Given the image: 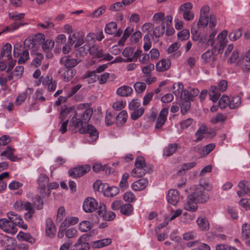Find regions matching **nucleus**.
<instances>
[{
	"label": "nucleus",
	"instance_id": "obj_52",
	"mask_svg": "<svg viewBox=\"0 0 250 250\" xmlns=\"http://www.w3.org/2000/svg\"><path fill=\"white\" fill-rule=\"evenodd\" d=\"M241 104V99L239 96L232 97L229 99V107L231 109H234L238 107Z\"/></svg>",
	"mask_w": 250,
	"mask_h": 250
},
{
	"label": "nucleus",
	"instance_id": "obj_61",
	"mask_svg": "<svg viewBox=\"0 0 250 250\" xmlns=\"http://www.w3.org/2000/svg\"><path fill=\"white\" fill-rule=\"evenodd\" d=\"M219 105L221 109H224L229 106V98L228 96L223 95L219 101Z\"/></svg>",
	"mask_w": 250,
	"mask_h": 250
},
{
	"label": "nucleus",
	"instance_id": "obj_3",
	"mask_svg": "<svg viewBox=\"0 0 250 250\" xmlns=\"http://www.w3.org/2000/svg\"><path fill=\"white\" fill-rule=\"evenodd\" d=\"M77 51L81 56L84 55L86 54L87 51H89L91 55L102 60L110 61L113 58L109 54H104L103 50L96 45L90 46V44H85L83 47L78 48Z\"/></svg>",
	"mask_w": 250,
	"mask_h": 250
},
{
	"label": "nucleus",
	"instance_id": "obj_59",
	"mask_svg": "<svg viewBox=\"0 0 250 250\" xmlns=\"http://www.w3.org/2000/svg\"><path fill=\"white\" fill-rule=\"evenodd\" d=\"M125 201L128 203L135 202L136 200L135 194L130 191L126 192L123 195Z\"/></svg>",
	"mask_w": 250,
	"mask_h": 250
},
{
	"label": "nucleus",
	"instance_id": "obj_8",
	"mask_svg": "<svg viewBox=\"0 0 250 250\" xmlns=\"http://www.w3.org/2000/svg\"><path fill=\"white\" fill-rule=\"evenodd\" d=\"M84 36L80 32H74L68 38V42L71 45L74 44V48H77L81 46L84 43Z\"/></svg>",
	"mask_w": 250,
	"mask_h": 250
},
{
	"label": "nucleus",
	"instance_id": "obj_12",
	"mask_svg": "<svg viewBox=\"0 0 250 250\" xmlns=\"http://www.w3.org/2000/svg\"><path fill=\"white\" fill-rule=\"evenodd\" d=\"M88 236L87 234L81 235L74 245L71 250H88L89 245L87 242Z\"/></svg>",
	"mask_w": 250,
	"mask_h": 250
},
{
	"label": "nucleus",
	"instance_id": "obj_18",
	"mask_svg": "<svg viewBox=\"0 0 250 250\" xmlns=\"http://www.w3.org/2000/svg\"><path fill=\"white\" fill-rule=\"evenodd\" d=\"M15 149L13 147L8 146L6 149L0 154L1 156H4L7 159L12 161H18L22 158L21 155H15Z\"/></svg>",
	"mask_w": 250,
	"mask_h": 250
},
{
	"label": "nucleus",
	"instance_id": "obj_47",
	"mask_svg": "<svg viewBox=\"0 0 250 250\" xmlns=\"http://www.w3.org/2000/svg\"><path fill=\"white\" fill-rule=\"evenodd\" d=\"M199 93V91L197 89H192L189 92L188 91L184 92V99L189 101H192L194 98L197 96Z\"/></svg>",
	"mask_w": 250,
	"mask_h": 250
},
{
	"label": "nucleus",
	"instance_id": "obj_33",
	"mask_svg": "<svg viewBox=\"0 0 250 250\" xmlns=\"http://www.w3.org/2000/svg\"><path fill=\"white\" fill-rule=\"evenodd\" d=\"M128 117L126 111H121L116 117V124L119 126L123 125L127 121Z\"/></svg>",
	"mask_w": 250,
	"mask_h": 250
},
{
	"label": "nucleus",
	"instance_id": "obj_43",
	"mask_svg": "<svg viewBox=\"0 0 250 250\" xmlns=\"http://www.w3.org/2000/svg\"><path fill=\"white\" fill-rule=\"evenodd\" d=\"M73 108L71 107H67L66 106H62L60 114V118L62 122L68 119L69 114L72 111Z\"/></svg>",
	"mask_w": 250,
	"mask_h": 250
},
{
	"label": "nucleus",
	"instance_id": "obj_58",
	"mask_svg": "<svg viewBox=\"0 0 250 250\" xmlns=\"http://www.w3.org/2000/svg\"><path fill=\"white\" fill-rule=\"evenodd\" d=\"M165 25L166 24H161L156 26L153 31V35L156 37L162 36L165 32Z\"/></svg>",
	"mask_w": 250,
	"mask_h": 250
},
{
	"label": "nucleus",
	"instance_id": "obj_42",
	"mask_svg": "<svg viewBox=\"0 0 250 250\" xmlns=\"http://www.w3.org/2000/svg\"><path fill=\"white\" fill-rule=\"evenodd\" d=\"M227 215L230 216L232 220H237L239 218L238 210L234 207L228 206L226 209Z\"/></svg>",
	"mask_w": 250,
	"mask_h": 250
},
{
	"label": "nucleus",
	"instance_id": "obj_22",
	"mask_svg": "<svg viewBox=\"0 0 250 250\" xmlns=\"http://www.w3.org/2000/svg\"><path fill=\"white\" fill-rule=\"evenodd\" d=\"M148 185V181L146 178L140 179L131 184L132 190L138 191L145 189Z\"/></svg>",
	"mask_w": 250,
	"mask_h": 250
},
{
	"label": "nucleus",
	"instance_id": "obj_40",
	"mask_svg": "<svg viewBox=\"0 0 250 250\" xmlns=\"http://www.w3.org/2000/svg\"><path fill=\"white\" fill-rule=\"evenodd\" d=\"M76 74V71L72 68H66L64 69V71L61 74V76L63 79L66 82L70 81Z\"/></svg>",
	"mask_w": 250,
	"mask_h": 250
},
{
	"label": "nucleus",
	"instance_id": "obj_27",
	"mask_svg": "<svg viewBox=\"0 0 250 250\" xmlns=\"http://www.w3.org/2000/svg\"><path fill=\"white\" fill-rule=\"evenodd\" d=\"M196 222L199 229L202 231H207L209 229V223L208 219L204 216L197 218Z\"/></svg>",
	"mask_w": 250,
	"mask_h": 250
},
{
	"label": "nucleus",
	"instance_id": "obj_54",
	"mask_svg": "<svg viewBox=\"0 0 250 250\" xmlns=\"http://www.w3.org/2000/svg\"><path fill=\"white\" fill-rule=\"evenodd\" d=\"M133 211V207L132 205L128 203L123 204L121 209V212L122 213L128 216L131 214Z\"/></svg>",
	"mask_w": 250,
	"mask_h": 250
},
{
	"label": "nucleus",
	"instance_id": "obj_23",
	"mask_svg": "<svg viewBox=\"0 0 250 250\" xmlns=\"http://www.w3.org/2000/svg\"><path fill=\"white\" fill-rule=\"evenodd\" d=\"M167 199L168 203L176 206L179 200V195L178 191L171 189L168 191Z\"/></svg>",
	"mask_w": 250,
	"mask_h": 250
},
{
	"label": "nucleus",
	"instance_id": "obj_20",
	"mask_svg": "<svg viewBox=\"0 0 250 250\" xmlns=\"http://www.w3.org/2000/svg\"><path fill=\"white\" fill-rule=\"evenodd\" d=\"M193 199L198 203H204L207 202L209 199V195L208 193L203 192L200 189H197L195 192L191 193Z\"/></svg>",
	"mask_w": 250,
	"mask_h": 250
},
{
	"label": "nucleus",
	"instance_id": "obj_46",
	"mask_svg": "<svg viewBox=\"0 0 250 250\" xmlns=\"http://www.w3.org/2000/svg\"><path fill=\"white\" fill-rule=\"evenodd\" d=\"M125 9L122 1H118L110 4L108 10L112 12H119Z\"/></svg>",
	"mask_w": 250,
	"mask_h": 250
},
{
	"label": "nucleus",
	"instance_id": "obj_51",
	"mask_svg": "<svg viewBox=\"0 0 250 250\" xmlns=\"http://www.w3.org/2000/svg\"><path fill=\"white\" fill-rule=\"evenodd\" d=\"M117 25L116 22L111 21L108 23L104 29V31L106 33L112 35L115 33L117 30Z\"/></svg>",
	"mask_w": 250,
	"mask_h": 250
},
{
	"label": "nucleus",
	"instance_id": "obj_11",
	"mask_svg": "<svg viewBox=\"0 0 250 250\" xmlns=\"http://www.w3.org/2000/svg\"><path fill=\"white\" fill-rule=\"evenodd\" d=\"M76 53V57L77 58H71L70 56L63 57L61 60V62L63 64L66 68H72L76 66L81 62V60L79 58L81 56L80 53L77 50Z\"/></svg>",
	"mask_w": 250,
	"mask_h": 250
},
{
	"label": "nucleus",
	"instance_id": "obj_29",
	"mask_svg": "<svg viewBox=\"0 0 250 250\" xmlns=\"http://www.w3.org/2000/svg\"><path fill=\"white\" fill-rule=\"evenodd\" d=\"M193 195L190 194L188 196L187 202L184 205V208L186 210L195 211L198 208L197 204L193 199Z\"/></svg>",
	"mask_w": 250,
	"mask_h": 250
},
{
	"label": "nucleus",
	"instance_id": "obj_35",
	"mask_svg": "<svg viewBox=\"0 0 250 250\" xmlns=\"http://www.w3.org/2000/svg\"><path fill=\"white\" fill-rule=\"evenodd\" d=\"M120 191L119 188L117 187L112 186L109 187L107 184V187L105 188L104 194L107 197H113L117 195Z\"/></svg>",
	"mask_w": 250,
	"mask_h": 250
},
{
	"label": "nucleus",
	"instance_id": "obj_2",
	"mask_svg": "<svg viewBox=\"0 0 250 250\" xmlns=\"http://www.w3.org/2000/svg\"><path fill=\"white\" fill-rule=\"evenodd\" d=\"M209 7L207 5L203 6L200 10V17L197 22L199 28H205L208 25L210 29H213L217 24V19L214 15H209Z\"/></svg>",
	"mask_w": 250,
	"mask_h": 250
},
{
	"label": "nucleus",
	"instance_id": "obj_34",
	"mask_svg": "<svg viewBox=\"0 0 250 250\" xmlns=\"http://www.w3.org/2000/svg\"><path fill=\"white\" fill-rule=\"evenodd\" d=\"M208 132V128L205 125H201L195 134V141L198 142L202 140Z\"/></svg>",
	"mask_w": 250,
	"mask_h": 250
},
{
	"label": "nucleus",
	"instance_id": "obj_9",
	"mask_svg": "<svg viewBox=\"0 0 250 250\" xmlns=\"http://www.w3.org/2000/svg\"><path fill=\"white\" fill-rule=\"evenodd\" d=\"M99 205L98 202L92 197H87L83 201V209L84 212L91 213L98 209Z\"/></svg>",
	"mask_w": 250,
	"mask_h": 250
},
{
	"label": "nucleus",
	"instance_id": "obj_13",
	"mask_svg": "<svg viewBox=\"0 0 250 250\" xmlns=\"http://www.w3.org/2000/svg\"><path fill=\"white\" fill-rule=\"evenodd\" d=\"M90 168L91 167L89 165H86L70 169L68 173L69 176L73 178H79L83 176L88 172Z\"/></svg>",
	"mask_w": 250,
	"mask_h": 250
},
{
	"label": "nucleus",
	"instance_id": "obj_4",
	"mask_svg": "<svg viewBox=\"0 0 250 250\" xmlns=\"http://www.w3.org/2000/svg\"><path fill=\"white\" fill-rule=\"evenodd\" d=\"M149 170L144 157H138L135 160V168L131 172V175L134 177L139 178L143 176Z\"/></svg>",
	"mask_w": 250,
	"mask_h": 250
},
{
	"label": "nucleus",
	"instance_id": "obj_16",
	"mask_svg": "<svg viewBox=\"0 0 250 250\" xmlns=\"http://www.w3.org/2000/svg\"><path fill=\"white\" fill-rule=\"evenodd\" d=\"M202 59L204 63H208L212 67L215 66L217 56L214 54L213 50H208L202 54Z\"/></svg>",
	"mask_w": 250,
	"mask_h": 250
},
{
	"label": "nucleus",
	"instance_id": "obj_28",
	"mask_svg": "<svg viewBox=\"0 0 250 250\" xmlns=\"http://www.w3.org/2000/svg\"><path fill=\"white\" fill-rule=\"evenodd\" d=\"M173 93L177 98H184V92L186 90H184V85L181 82L175 83L173 85Z\"/></svg>",
	"mask_w": 250,
	"mask_h": 250
},
{
	"label": "nucleus",
	"instance_id": "obj_48",
	"mask_svg": "<svg viewBox=\"0 0 250 250\" xmlns=\"http://www.w3.org/2000/svg\"><path fill=\"white\" fill-rule=\"evenodd\" d=\"M10 81L15 82L13 75L10 72L7 73L6 75L4 74L0 75V84L1 86H5L8 82Z\"/></svg>",
	"mask_w": 250,
	"mask_h": 250
},
{
	"label": "nucleus",
	"instance_id": "obj_49",
	"mask_svg": "<svg viewBox=\"0 0 250 250\" xmlns=\"http://www.w3.org/2000/svg\"><path fill=\"white\" fill-rule=\"evenodd\" d=\"M24 47L22 45L21 42H17L14 45L13 55L15 58H18L24 51Z\"/></svg>",
	"mask_w": 250,
	"mask_h": 250
},
{
	"label": "nucleus",
	"instance_id": "obj_38",
	"mask_svg": "<svg viewBox=\"0 0 250 250\" xmlns=\"http://www.w3.org/2000/svg\"><path fill=\"white\" fill-rule=\"evenodd\" d=\"M215 147V146L214 144H209L206 145L203 148H198L197 152L201 157H203L209 154L214 149Z\"/></svg>",
	"mask_w": 250,
	"mask_h": 250
},
{
	"label": "nucleus",
	"instance_id": "obj_37",
	"mask_svg": "<svg viewBox=\"0 0 250 250\" xmlns=\"http://www.w3.org/2000/svg\"><path fill=\"white\" fill-rule=\"evenodd\" d=\"M129 175L128 173H124L122 176V178L119 183V189L122 191H125L129 187L128 179Z\"/></svg>",
	"mask_w": 250,
	"mask_h": 250
},
{
	"label": "nucleus",
	"instance_id": "obj_15",
	"mask_svg": "<svg viewBox=\"0 0 250 250\" xmlns=\"http://www.w3.org/2000/svg\"><path fill=\"white\" fill-rule=\"evenodd\" d=\"M0 228L4 231L8 233L14 234L17 232L16 227L5 218L0 219Z\"/></svg>",
	"mask_w": 250,
	"mask_h": 250
},
{
	"label": "nucleus",
	"instance_id": "obj_32",
	"mask_svg": "<svg viewBox=\"0 0 250 250\" xmlns=\"http://www.w3.org/2000/svg\"><path fill=\"white\" fill-rule=\"evenodd\" d=\"M132 92V88L127 85L120 86L116 90L117 94L122 97H128L130 96Z\"/></svg>",
	"mask_w": 250,
	"mask_h": 250
},
{
	"label": "nucleus",
	"instance_id": "obj_36",
	"mask_svg": "<svg viewBox=\"0 0 250 250\" xmlns=\"http://www.w3.org/2000/svg\"><path fill=\"white\" fill-rule=\"evenodd\" d=\"M7 217L9 221L15 226L18 225H21L22 223V219L19 215H17L15 212L12 211L8 212Z\"/></svg>",
	"mask_w": 250,
	"mask_h": 250
},
{
	"label": "nucleus",
	"instance_id": "obj_14",
	"mask_svg": "<svg viewBox=\"0 0 250 250\" xmlns=\"http://www.w3.org/2000/svg\"><path fill=\"white\" fill-rule=\"evenodd\" d=\"M42 82L43 84L47 87L49 91H53L56 89L57 83L53 80L52 77L47 76L44 79L43 81L42 78L40 77L38 80L34 82V85L38 86Z\"/></svg>",
	"mask_w": 250,
	"mask_h": 250
},
{
	"label": "nucleus",
	"instance_id": "obj_56",
	"mask_svg": "<svg viewBox=\"0 0 250 250\" xmlns=\"http://www.w3.org/2000/svg\"><path fill=\"white\" fill-rule=\"evenodd\" d=\"M181 99L182 100L181 105V112L183 115H185L190 108V101L184 98Z\"/></svg>",
	"mask_w": 250,
	"mask_h": 250
},
{
	"label": "nucleus",
	"instance_id": "obj_50",
	"mask_svg": "<svg viewBox=\"0 0 250 250\" xmlns=\"http://www.w3.org/2000/svg\"><path fill=\"white\" fill-rule=\"evenodd\" d=\"M177 148L176 144H169L164 149V154L167 156L172 155Z\"/></svg>",
	"mask_w": 250,
	"mask_h": 250
},
{
	"label": "nucleus",
	"instance_id": "obj_17",
	"mask_svg": "<svg viewBox=\"0 0 250 250\" xmlns=\"http://www.w3.org/2000/svg\"><path fill=\"white\" fill-rule=\"evenodd\" d=\"M98 213L100 217H102L104 220L110 221L115 217V213L112 211H106V206L103 204L99 205Z\"/></svg>",
	"mask_w": 250,
	"mask_h": 250
},
{
	"label": "nucleus",
	"instance_id": "obj_57",
	"mask_svg": "<svg viewBox=\"0 0 250 250\" xmlns=\"http://www.w3.org/2000/svg\"><path fill=\"white\" fill-rule=\"evenodd\" d=\"M44 40V35L42 33H39L35 35L34 38L32 39V45H40Z\"/></svg>",
	"mask_w": 250,
	"mask_h": 250
},
{
	"label": "nucleus",
	"instance_id": "obj_31",
	"mask_svg": "<svg viewBox=\"0 0 250 250\" xmlns=\"http://www.w3.org/2000/svg\"><path fill=\"white\" fill-rule=\"evenodd\" d=\"M12 45L9 43H6L1 48L0 53V59L5 57L7 60L12 58Z\"/></svg>",
	"mask_w": 250,
	"mask_h": 250
},
{
	"label": "nucleus",
	"instance_id": "obj_6",
	"mask_svg": "<svg viewBox=\"0 0 250 250\" xmlns=\"http://www.w3.org/2000/svg\"><path fill=\"white\" fill-rule=\"evenodd\" d=\"M193 4L188 2L182 4L178 8V12L182 13L184 19L187 21H192L194 18V13L192 11Z\"/></svg>",
	"mask_w": 250,
	"mask_h": 250
},
{
	"label": "nucleus",
	"instance_id": "obj_45",
	"mask_svg": "<svg viewBox=\"0 0 250 250\" xmlns=\"http://www.w3.org/2000/svg\"><path fill=\"white\" fill-rule=\"evenodd\" d=\"M24 68L22 66H17L14 69L13 72H10L13 75L14 81H17L20 79L23 73Z\"/></svg>",
	"mask_w": 250,
	"mask_h": 250
},
{
	"label": "nucleus",
	"instance_id": "obj_63",
	"mask_svg": "<svg viewBox=\"0 0 250 250\" xmlns=\"http://www.w3.org/2000/svg\"><path fill=\"white\" fill-rule=\"evenodd\" d=\"M177 36L181 41L187 40L190 36L189 31L186 29H183L178 33Z\"/></svg>",
	"mask_w": 250,
	"mask_h": 250
},
{
	"label": "nucleus",
	"instance_id": "obj_41",
	"mask_svg": "<svg viewBox=\"0 0 250 250\" xmlns=\"http://www.w3.org/2000/svg\"><path fill=\"white\" fill-rule=\"evenodd\" d=\"M220 96V93L218 91L217 88L215 86H211L209 92L210 100L213 103H215L218 101Z\"/></svg>",
	"mask_w": 250,
	"mask_h": 250
},
{
	"label": "nucleus",
	"instance_id": "obj_24",
	"mask_svg": "<svg viewBox=\"0 0 250 250\" xmlns=\"http://www.w3.org/2000/svg\"><path fill=\"white\" fill-rule=\"evenodd\" d=\"M45 232L46 235L50 238L55 237L56 233V228L53 221L48 219L46 221V229Z\"/></svg>",
	"mask_w": 250,
	"mask_h": 250
},
{
	"label": "nucleus",
	"instance_id": "obj_19",
	"mask_svg": "<svg viewBox=\"0 0 250 250\" xmlns=\"http://www.w3.org/2000/svg\"><path fill=\"white\" fill-rule=\"evenodd\" d=\"M37 183L41 194L42 195L46 194L47 187L49 183L48 177L45 174H41L37 180Z\"/></svg>",
	"mask_w": 250,
	"mask_h": 250
},
{
	"label": "nucleus",
	"instance_id": "obj_53",
	"mask_svg": "<svg viewBox=\"0 0 250 250\" xmlns=\"http://www.w3.org/2000/svg\"><path fill=\"white\" fill-rule=\"evenodd\" d=\"M243 69L245 71L250 70V49L246 52L244 56Z\"/></svg>",
	"mask_w": 250,
	"mask_h": 250
},
{
	"label": "nucleus",
	"instance_id": "obj_25",
	"mask_svg": "<svg viewBox=\"0 0 250 250\" xmlns=\"http://www.w3.org/2000/svg\"><path fill=\"white\" fill-rule=\"evenodd\" d=\"M242 235L247 245L250 246V225L245 223L242 225Z\"/></svg>",
	"mask_w": 250,
	"mask_h": 250
},
{
	"label": "nucleus",
	"instance_id": "obj_44",
	"mask_svg": "<svg viewBox=\"0 0 250 250\" xmlns=\"http://www.w3.org/2000/svg\"><path fill=\"white\" fill-rule=\"evenodd\" d=\"M93 227V223L87 220L80 222L79 225V229L82 232H87Z\"/></svg>",
	"mask_w": 250,
	"mask_h": 250
},
{
	"label": "nucleus",
	"instance_id": "obj_64",
	"mask_svg": "<svg viewBox=\"0 0 250 250\" xmlns=\"http://www.w3.org/2000/svg\"><path fill=\"white\" fill-rule=\"evenodd\" d=\"M126 103L125 101H117L113 103L112 107L117 111L122 110L126 106Z\"/></svg>",
	"mask_w": 250,
	"mask_h": 250
},
{
	"label": "nucleus",
	"instance_id": "obj_1",
	"mask_svg": "<svg viewBox=\"0 0 250 250\" xmlns=\"http://www.w3.org/2000/svg\"><path fill=\"white\" fill-rule=\"evenodd\" d=\"M93 113V109L89 107L88 104H80L77 106V110L72 117L70 125L79 130L81 133L87 134L89 138L87 141L92 143L98 138V133L92 125H86L90 119Z\"/></svg>",
	"mask_w": 250,
	"mask_h": 250
},
{
	"label": "nucleus",
	"instance_id": "obj_10",
	"mask_svg": "<svg viewBox=\"0 0 250 250\" xmlns=\"http://www.w3.org/2000/svg\"><path fill=\"white\" fill-rule=\"evenodd\" d=\"M172 19L173 17L171 15L165 16V14L161 12L155 13L152 17L154 23H161V24H166V25L171 24Z\"/></svg>",
	"mask_w": 250,
	"mask_h": 250
},
{
	"label": "nucleus",
	"instance_id": "obj_26",
	"mask_svg": "<svg viewBox=\"0 0 250 250\" xmlns=\"http://www.w3.org/2000/svg\"><path fill=\"white\" fill-rule=\"evenodd\" d=\"M112 242V240L110 238H104L92 242V246L94 248L101 249L111 245Z\"/></svg>",
	"mask_w": 250,
	"mask_h": 250
},
{
	"label": "nucleus",
	"instance_id": "obj_5",
	"mask_svg": "<svg viewBox=\"0 0 250 250\" xmlns=\"http://www.w3.org/2000/svg\"><path fill=\"white\" fill-rule=\"evenodd\" d=\"M228 32L227 30H224L219 33L215 40L213 49L218 53H222L228 42Z\"/></svg>",
	"mask_w": 250,
	"mask_h": 250
},
{
	"label": "nucleus",
	"instance_id": "obj_30",
	"mask_svg": "<svg viewBox=\"0 0 250 250\" xmlns=\"http://www.w3.org/2000/svg\"><path fill=\"white\" fill-rule=\"evenodd\" d=\"M171 65V62L169 59H162L156 64V69L158 71L163 72L168 69Z\"/></svg>",
	"mask_w": 250,
	"mask_h": 250
},
{
	"label": "nucleus",
	"instance_id": "obj_39",
	"mask_svg": "<svg viewBox=\"0 0 250 250\" xmlns=\"http://www.w3.org/2000/svg\"><path fill=\"white\" fill-rule=\"evenodd\" d=\"M133 48L131 47H125L122 52L123 56L125 58L126 62H133Z\"/></svg>",
	"mask_w": 250,
	"mask_h": 250
},
{
	"label": "nucleus",
	"instance_id": "obj_7",
	"mask_svg": "<svg viewBox=\"0 0 250 250\" xmlns=\"http://www.w3.org/2000/svg\"><path fill=\"white\" fill-rule=\"evenodd\" d=\"M79 218L77 217L67 216L62 221L60 225L58 236L62 238L63 236V232L65 230L70 226H74L77 224L79 222Z\"/></svg>",
	"mask_w": 250,
	"mask_h": 250
},
{
	"label": "nucleus",
	"instance_id": "obj_21",
	"mask_svg": "<svg viewBox=\"0 0 250 250\" xmlns=\"http://www.w3.org/2000/svg\"><path fill=\"white\" fill-rule=\"evenodd\" d=\"M168 114V108H164L160 111L155 125V128H160L165 123L167 120V116Z\"/></svg>",
	"mask_w": 250,
	"mask_h": 250
},
{
	"label": "nucleus",
	"instance_id": "obj_62",
	"mask_svg": "<svg viewBox=\"0 0 250 250\" xmlns=\"http://www.w3.org/2000/svg\"><path fill=\"white\" fill-rule=\"evenodd\" d=\"M107 187L106 183H102L100 180L96 181L93 184V188L95 191L104 192L105 188Z\"/></svg>",
	"mask_w": 250,
	"mask_h": 250
},
{
	"label": "nucleus",
	"instance_id": "obj_55",
	"mask_svg": "<svg viewBox=\"0 0 250 250\" xmlns=\"http://www.w3.org/2000/svg\"><path fill=\"white\" fill-rule=\"evenodd\" d=\"M65 236L68 238H74L78 236V230L75 228H70L65 230Z\"/></svg>",
	"mask_w": 250,
	"mask_h": 250
},
{
	"label": "nucleus",
	"instance_id": "obj_60",
	"mask_svg": "<svg viewBox=\"0 0 250 250\" xmlns=\"http://www.w3.org/2000/svg\"><path fill=\"white\" fill-rule=\"evenodd\" d=\"M242 36L241 30L238 29L231 32L229 35V38L231 41H235Z\"/></svg>",
	"mask_w": 250,
	"mask_h": 250
}]
</instances>
